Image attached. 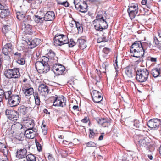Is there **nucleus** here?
Instances as JSON below:
<instances>
[{
	"instance_id": "obj_1",
	"label": "nucleus",
	"mask_w": 161,
	"mask_h": 161,
	"mask_svg": "<svg viewBox=\"0 0 161 161\" xmlns=\"http://www.w3.org/2000/svg\"><path fill=\"white\" fill-rule=\"evenodd\" d=\"M141 42L140 41H136L130 47V51L131 56L137 58H141L143 56V52L142 48Z\"/></svg>"
},
{
	"instance_id": "obj_2",
	"label": "nucleus",
	"mask_w": 161,
	"mask_h": 161,
	"mask_svg": "<svg viewBox=\"0 0 161 161\" xmlns=\"http://www.w3.org/2000/svg\"><path fill=\"white\" fill-rule=\"evenodd\" d=\"M96 18V19L93 21V24L95 23L94 27L96 30L101 31L108 27V25L107 22L102 15L98 14Z\"/></svg>"
},
{
	"instance_id": "obj_3",
	"label": "nucleus",
	"mask_w": 161,
	"mask_h": 161,
	"mask_svg": "<svg viewBox=\"0 0 161 161\" xmlns=\"http://www.w3.org/2000/svg\"><path fill=\"white\" fill-rule=\"evenodd\" d=\"M11 91H8L5 95V99L8 100V104L10 107H15L17 106L20 103L21 97L18 95H11Z\"/></svg>"
},
{
	"instance_id": "obj_4",
	"label": "nucleus",
	"mask_w": 161,
	"mask_h": 161,
	"mask_svg": "<svg viewBox=\"0 0 161 161\" xmlns=\"http://www.w3.org/2000/svg\"><path fill=\"white\" fill-rule=\"evenodd\" d=\"M149 72L146 68L139 69L136 71V79L141 83L146 81L148 79Z\"/></svg>"
},
{
	"instance_id": "obj_5",
	"label": "nucleus",
	"mask_w": 161,
	"mask_h": 161,
	"mask_svg": "<svg viewBox=\"0 0 161 161\" xmlns=\"http://www.w3.org/2000/svg\"><path fill=\"white\" fill-rule=\"evenodd\" d=\"M42 59V61H37L35 63V67L37 71L40 73H46L50 69V67L48 61Z\"/></svg>"
},
{
	"instance_id": "obj_6",
	"label": "nucleus",
	"mask_w": 161,
	"mask_h": 161,
	"mask_svg": "<svg viewBox=\"0 0 161 161\" xmlns=\"http://www.w3.org/2000/svg\"><path fill=\"white\" fill-rule=\"evenodd\" d=\"M54 43L56 46H61L67 44L68 38L67 36L63 34H56L54 38Z\"/></svg>"
},
{
	"instance_id": "obj_7",
	"label": "nucleus",
	"mask_w": 161,
	"mask_h": 161,
	"mask_svg": "<svg viewBox=\"0 0 161 161\" xmlns=\"http://www.w3.org/2000/svg\"><path fill=\"white\" fill-rule=\"evenodd\" d=\"M50 99L53 101V105L55 106L64 107L66 105V98L63 96L59 97L52 96Z\"/></svg>"
},
{
	"instance_id": "obj_8",
	"label": "nucleus",
	"mask_w": 161,
	"mask_h": 161,
	"mask_svg": "<svg viewBox=\"0 0 161 161\" xmlns=\"http://www.w3.org/2000/svg\"><path fill=\"white\" fill-rule=\"evenodd\" d=\"M4 75L8 79L18 78L20 76L18 68L6 70L5 71Z\"/></svg>"
},
{
	"instance_id": "obj_9",
	"label": "nucleus",
	"mask_w": 161,
	"mask_h": 161,
	"mask_svg": "<svg viewBox=\"0 0 161 161\" xmlns=\"http://www.w3.org/2000/svg\"><path fill=\"white\" fill-rule=\"evenodd\" d=\"M127 12L129 17L131 19L134 18L136 16H138L139 14H138V8L137 4H132L129 6L127 9Z\"/></svg>"
},
{
	"instance_id": "obj_10",
	"label": "nucleus",
	"mask_w": 161,
	"mask_h": 161,
	"mask_svg": "<svg viewBox=\"0 0 161 161\" xmlns=\"http://www.w3.org/2000/svg\"><path fill=\"white\" fill-rule=\"evenodd\" d=\"M5 114L9 119L12 121L17 120L19 116V113L14 110L6 109Z\"/></svg>"
},
{
	"instance_id": "obj_11",
	"label": "nucleus",
	"mask_w": 161,
	"mask_h": 161,
	"mask_svg": "<svg viewBox=\"0 0 161 161\" xmlns=\"http://www.w3.org/2000/svg\"><path fill=\"white\" fill-rule=\"evenodd\" d=\"M47 56L44 57V59L49 63V64L54 63L57 61V57L55 56V52L52 50H50L47 54Z\"/></svg>"
},
{
	"instance_id": "obj_12",
	"label": "nucleus",
	"mask_w": 161,
	"mask_h": 161,
	"mask_svg": "<svg viewBox=\"0 0 161 161\" xmlns=\"http://www.w3.org/2000/svg\"><path fill=\"white\" fill-rule=\"evenodd\" d=\"M12 50V47L11 43H7L4 46L3 48L2 49V51L3 53L5 56V58H6V59L8 60H10V57L9 55Z\"/></svg>"
},
{
	"instance_id": "obj_13",
	"label": "nucleus",
	"mask_w": 161,
	"mask_h": 161,
	"mask_svg": "<svg viewBox=\"0 0 161 161\" xmlns=\"http://www.w3.org/2000/svg\"><path fill=\"white\" fill-rule=\"evenodd\" d=\"M161 121L160 119H153L149 120L147 123V125L151 129L154 130L158 128L160 125Z\"/></svg>"
},
{
	"instance_id": "obj_14",
	"label": "nucleus",
	"mask_w": 161,
	"mask_h": 161,
	"mask_svg": "<svg viewBox=\"0 0 161 161\" xmlns=\"http://www.w3.org/2000/svg\"><path fill=\"white\" fill-rule=\"evenodd\" d=\"M91 76L93 79H94L96 80V85L97 86L100 88V86H102V83H100L101 78V71L96 69L95 70V73L92 74Z\"/></svg>"
},
{
	"instance_id": "obj_15",
	"label": "nucleus",
	"mask_w": 161,
	"mask_h": 161,
	"mask_svg": "<svg viewBox=\"0 0 161 161\" xmlns=\"http://www.w3.org/2000/svg\"><path fill=\"white\" fill-rule=\"evenodd\" d=\"M91 95L92 100L95 103H99L103 99L101 93L96 90H94L92 91Z\"/></svg>"
},
{
	"instance_id": "obj_16",
	"label": "nucleus",
	"mask_w": 161,
	"mask_h": 161,
	"mask_svg": "<svg viewBox=\"0 0 161 161\" xmlns=\"http://www.w3.org/2000/svg\"><path fill=\"white\" fill-rule=\"evenodd\" d=\"M136 138L138 141L137 146L141 147H147L148 143L147 142L146 138L141 135H137L136 136Z\"/></svg>"
},
{
	"instance_id": "obj_17",
	"label": "nucleus",
	"mask_w": 161,
	"mask_h": 161,
	"mask_svg": "<svg viewBox=\"0 0 161 161\" xmlns=\"http://www.w3.org/2000/svg\"><path fill=\"white\" fill-rule=\"evenodd\" d=\"M37 129L36 128H27L25 131L24 134L26 137L29 139H33L35 136Z\"/></svg>"
},
{
	"instance_id": "obj_18",
	"label": "nucleus",
	"mask_w": 161,
	"mask_h": 161,
	"mask_svg": "<svg viewBox=\"0 0 161 161\" xmlns=\"http://www.w3.org/2000/svg\"><path fill=\"white\" fill-rule=\"evenodd\" d=\"M80 2L78 1L77 3L74 4L75 7L76 9L80 8L79 11L82 13H85L88 10V6L86 2L82 3L81 4H79Z\"/></svg>"
},
{
	"instance_id": "obj_19",
	"label": "nucleus",
	"mask_w": 161,
	"mask_h": 161,
	"mask_svg": "<svg viewBox=\"0 0 161 161\" xmlns=\"http://www.w3.org/2000/svg\"><path fill=\"white\" fill-rule=\"evenodd\" d=\"M27 151L26 149H18L16 153V156L18 159H23L26 157Z\"/></svg>"
},
{
	"instance_id": "obj_20",
	"label": "nucleus",
	"mask_w": 161,
	"mask_h": 161,
	"mask_svg": "<svg viewBox=\"0 0 161 161\" xmlns=\"http://www.w3.org/2000/svg\"><path fill=\"white\" fill-rule=\"evenodd\" d=\"M96 120L98 124L101 125L103 127L108 126L110 125V120L106 118H97Z\"/></svg>"
},
{
	"instance_id": "obj_21",
	"label": "nucleus",
	"mask_w": 161,
	"mask_h": 161,
	"mask_svg": "<svg viewBox=\"0 0 161 161\" xmlns=\"http://www.w3.org/2000/svg\"><path fill=\"white\" fill-rule=\"evenodd\" d=\"M38 90L42 95H47L49 92V89L48 86L44 84H42L38 87Z\"/></svg>"
},
{
	"instance_id": "obj_22",
	"label": "nucleus",
	"mask_w": 161,
	"mask_h": 161,
	"mask_svg": "<svg viewBox=\"0 0 161 161\" xmlns=\"http://www.w3.org/2000/svg\"><path fill=\"white\" fill-rule=\"evenodd\" d=\"M55 16L54 12L52 11H48L44 15V20L45 21H52L54 19Z\"/></svg>"
},
{
	"instance_id": "obj_23",
	"label": "nucleus",
	"mask_w": 161,
	"mask_h": 161,
	"mask_svg": "<svg viewBox=\"0 0 161 161\" xmlns=\"http://www.w3.org/2000/svg\"><path fill=\"white\" fill-rule=\"evenodd\" d=\"M29 108L27 107L24 105H21L19 106L18 110V113L20 115H25L28 112Z\"/></svg>"
},
{
	"instance_id": "obj_24",
	"label": "nucleus",
	"mask_w": 161,
	"mask_h": 161,
	"mask_svg": "<svg viewBox=\"0 0 161 161\" xmlns=\"http://www.w3.org/2000/svg\"><path fill=\"white\" fill-rule=\"evenodd\" d=\"M76 44L82 50L86 48L87 46L85 40L81 38L78 39Z\"/></svg>"
},
{
	"instance_id": "obj_25",
	"label": "nucleus",
	"mask_w": 161,
	"mask_h": 161,
	"mask_svg": "<svg viewBox=\"0 0 161 161\" xmlns=\"http://www.w3.org/2000/svg\"><path fill=\"white\" fill-rule=\"evenodd\" d=\"M125 73L130 78H132L135 75V73L133 69L130 67H127L125 69Z\"/></svg>"
},
{
	"instance_id": "obj_26",
	"label": "nucleus",
	"mask_w": 161,
	"mask_h": 161,
	"mask_svg": "<svg viewBox=\"0 0 161 161\" xmlns=\"http://www.w3.org/2000/svg\"><path fill=\"white\" fill-rule=\"evenodd\" d=\"M161 73V71L160 68H155L151 70V74L154 78L159 76Z\"/></svg>"
},
{
	"instance_id": "obj_27",
	"label": "nucleus",
	"mask_w": 161,
	"mask_h": 161,
	"mask_svg": "<svg viewBox=\"0 0 161 161\" xmlns=\"http://www.w3.org/2000/svg\"><path fill=\"white\" fill-rule=\"evenodd\" d=\"M0 12V17L2 18H4L8 16L10 14V10L8 9H2Z\"/></svg>"
},
{
	"instance_id": "obj_28",
	"label": "nucleus",
	"mask_w": 161,
	"mask_h": 161,
	"mask_svg": "<svg viewBox=\"0 0 161 161\" xmlns=\"http://www.w3.org/2000/svg\"><path fill=\"white\" fill-rule=\"evenodd\" d=\"M22 127L23 126L19 122H16L12 125L11 130H12L14 132V131H17L22 129Z\"/></svg>"
},
{
	"instance_id": "obj_29",
	"label": "nucleus",
	"mask_w": 161,
	"mask_h": 161,
	"mask_svg": "<svg viewBox=\"0 0 161 161\" xmlns=\"http://www.w3.org/2000/svg\"><path fill=\"white\" fill-rule=\"evenodd\" d=\"M65 70V67L61 64H59L55 74L58 75H63Z\"/></svg>"
},
{
	"instance_id": "obj_30",
	"label": "nucleus",
	"mask_w": 161,
	"mask_h": 161,
	"mask_svg": "<svg viewBox=\"0 0 161 161\" xmlns=\"http://www.w3.org/2000/svg\"><path fill=\"white\" fill-rule=\"evenodd\" d=\"M38 40V39H35L31 41H29L27 44L29 46H31V48H34L39 44L38 42L37 41Z\"/></svg>"
},
{
	"instance_id": "obj_31",
	"label": "nucleus",
	"mask_w": 161,
	"mask_h": 161,
	"mask_svg": "<svg viewBox=\"0 0 161 161\" xmlns=\"http://www.w3.org/2000/svg\"><path fill=\"white\" fill-rule=\"evenodd\" d=\"M75 23L76 27L77 28L78 30V33H81L83 31V28L82 26V24L81 23L78 21H74Z\"/></svg>"
},
{
	"instance_id": "obj_32",
	"label": "nucleus",
	"mask_w": 161,
	"mask_h": 161,
	"mask_svg": "<svg viewBox=\"0 0 161 161\" xmlns=\"http://www.w3.org/2000/svg\"><path fill=\"white\" fill-rule=\"evenodd\" d=\"M141 45L142 46V48L143 51V55L144 54V53L145 51L149 48H150L151 45V44L150 43H147L146 42H144L141 43Z\"/></svg>"
},
{
	"instance_id": "obj_33",
	"label": "nucleus",
	"mask_w": 161,
	"mask_h": 161,
	"mask_svg": "<svg viewBox=\"0 0 161 161\" xmlns=\"http://www.w3.org/2000/svg\"><path fill=\"white\" fill-rule=\"evenodd\" d=\"M134 126L137 130H140L143 126L141 122L137 120L134 121Z\"/></svg>"
},
{
	"instance_id": "obj_34",
	"label": "nucleus",
	"mask_w": 161,
	"mask_h": 161,
	"mask_svg": "<svg viewBox=\"0 0 161 161\" xmlns=\"http://www.w3.org/2000/svg\"><path fill=\"white\" fill-rule=\"evenodd\" d=\"M51 64V65H49L50 69L51 68V70L55 74L56 72L57 71V69L58 68L59 64L56 63V62L54 63H51L50 64V65Z\"/></svg>"
},
{
	"instance_id": "obj_35",
	"label": "nucleus",
	"mask_w": 161,
	"mask_h": 161,
	"mask_svg": "<svg viewBox=\"0 0 161 161\" xmlns=\"http://www.w3.org/2000/svg\"><path fill=\"white\" fill-rule=\"evenodd\" d=\"M0 151L5 155L8 152L7 148L6 146L3 143L1 142H0Z\"/></svg>"
},
{
	"instance_id": "obj_36",
	"label": "nucleus",
	"mask_w": 161,
	"mask_h": 161,
	"mask_svg": "<svg viewBox=\"0 0 161 161\" xmlns=\"http://www.w3.org/2000/svg\"><path fill=\"white\" fill-rule=\"evenodd\" d=\"M34 19L36 23H42L44 20V17H41L38 15H35L34 16Z\"/></svg>"
},
{
	"instance_id": "obj_37",
	"label": "nucleus",
	"mask_w": 161,
	"mask_h": 161,
	"mask_svg": "<svg viewBox=\"0 0 161 161\" xmlns=\"http://www.w3.org/2000/svg\"><path fill=\"white\" fill-rule=\"evenodd\" d=\"M23 91H24V93L26 96L31 95L32 93L34 94L35 93L33 92V89L32 87L27 89H24Z\"/></svg>"
},
{
	"instance_id": "obj_38",
	"label": "nucleus",
	"mask_w": 161,
	"mask_h": 161,
	"mask_svg": "<svg viewBox=\"0 0 161 161\" xmlns=\"http://www.w3.org/2000/svg\"><path fill=\"white\" fill-rule=\"evenodd\" d=\"M33 95L35 100V104L37 106H39L41 101L38 93L36 92H35L34 93Z\"/></svg>"
},
{
	"instance_id": "obj_39",
	"label": "nucleus",
	"mask_w": 161,
	"mask_h": 161,
	"mask_svg": "<svg viewBox=\"0 0 161 161\" xmlns=\"http://www.w3.org/2000/svg\"><path fill=\"white\" fill-rule=\"evenodd\" d=\"M23 19L24 25L31 24V19L29 16H25Z\"/></svg>"
},
{
	"instance_id": "obj_40",
	"label": "nucleus",
	"mask_w": 161,
	"mask_h": 161,
	"mask_svg": "<svg viewBox=\"0 0 161 161\" xmlns=\"http://www.w3.org/2000/svg\"><path fill=\"white\" fill-rule=\"evenodd\" d=\"M24 26L25 27L24 31L25 32V33L28 34L31 33L32 26L31 24L25 25H24Z\"/></svg>"
},
{
	"instance_id": "obj_41",
	"label": "nucleus",
	"mask_w": 161,
	"mask_h": 161,
	"mask_svg": "<svg viewBox=\"0 0 161 161\" xmlns=\"http://www.w3.org/2000/svg\"><path fill=\"white\" fill-rule=\"evenodd\" d=\"M114 64L113 65L114 66L115 69V71L116 72L118 71V69L119 68L118 65V61H117V56L116 55H115L114 56Z\"/></svg>"
},
{
	"instance_id": "obj_42",
	"label": "nucleus",
	"mask_w": 161,
	"mask_h": 161,
	"mask_svg": "<svg viewBox=\"0 0 161 161\" xmlns=\"http://www.w3.org/2000/svg\"><path fill=\"white\" fill-rule=\"evenodd\" d=\"M7 92H8V91L5 92L2 89H0V102L3 101L4 97L5 98V95Z\"/></svg>"
},
{
	"instance_id": "obj_43",
	"label": "nucleus",
	"mask_w": 161,
	"mask_h": 161,
	"mask_svg": "<svg viewBox=\"0 0 161 161\" xmlns=\"http://www.w3.org/2000/svg\"><path fill=\"white\" fill-rule=\"evenodd\" d=\"M27 161L36 160V158L35 156L32 154H29L26 156Z\"/></svg>"
},
{
	"instance_id": "obj_44",
	"label": "nucleus",
	"mask_w": 161,
	"mask_h": 161,
	"mask_svg": "<svg viewBox=\"0 0 161 161\" xmlns=\"http://www.w3.org/2000/svg\"><path fill=\"white\" fill-rule=\"evenodd\" d=\"M16 17L18 20H21L23 19L25 16L22 12H18L16 13Z\"/></svg>"
},
{
	"instance_id": "obj_45",
	"label": "nucleus",
	"mask_w": 161,
	"mask_h": 161,
	"mask_svg": "<svg viewBox=\"0 0 161 161\" xmlns=\"http://www.w3.org/2000/svg\"><path fill=\"white\" fill-rule=\"evenodd\" d=\"M154 41L156 47L158 48H161V43L160 42L156 37L154 36Z\"/></svg>"
},
{
	"instance_id": "obj_46",
	"label": "nucleus",
	"mask_w": 161,
	"mask_h": 161,
	"mask_svg": "<svg viewBox=\"0 0 161 161\" xmlns=\"http://www.w3.org/2000/svg\"><path fill=\"white\" fill-rule=\"evenodd\" d=\"M57 4L58 5H62L65 7H68L69 5V3L67 1L61 2L59 0H57Z\"/></svg>"
},
{
	"instance_id": "obj_47",
	"label": "nucleus",
	"mask_w": 161,
	"mask_h": 161,
	"mask_svg": "<svg viewBox=\"0 0 161 161\" xmlns=\"http://www.w3.org/2000/svg\"><path fill=\"white\" fill-rule=\"evenodd\" d=\"M34 123L32 120H30L27 123V126L28 127V128L32 129L33 128H35L34 127Z\"/></svg>"
},
{
	"instance_id": "obj_48",
	"label": "nucleus",
	"mask_w": 161,
	"mask_h": 161,
	"mask_svg": "<svg viewBox=\"0 0 161 161\" xmlns=\"http://www.w3.org/2000/svg\"><path fill=\"white\" fill-rule=\"evenodd\" d=\"M23 57L21 53L16 52L14 54V59L17 60L18 59H20V58Z\"/></svg>"
},
{
	"instance_id": "obj_49",
	"label": "nucleus",
	"mask_w": 161,
	"mask_h": 161,
	"mask_svg": "<svg viewBox=\"0 0 161 161\" xmlns=\"http://www.w3.org/2000/svg\"><path fill=\"white\" fill-rule=\"evenodd\" d=\"M96 135V134L94 132L93 129H89V138H93Z\"/></svg>"
},
{
	"instance_id": "obj_50",
	"label": "nucleus",
	"mask_w": 161,
	"mask_h": 161,
	"mask_svg": "<svg viewBox=\"0 0 161 161\" xmlns=\"http://www.w3.org/2000/svg\"><path fill=\"white\" fill-rule=\"evenodd\" d=\"M16 62L19 64L23 65L25 64V61L23 57L20 58V59L16 60Z\"/></svg>"
},
{
	"instance_id": "obj_51",
	"label": "nucleus",
	"mask_w": 161,
	"mask_h": 161,
	"mask_svg": "<svg viewBox=\"0 0 161 161\" xmlns=\"http://www.w3.org/2000/svg\"><path fill=\"white\" fill-rule=\"evenodd\" d=\"M68 43L69 46V47H72L75 46L76 44L75 42L72 39H70L69 41H68Z\"/></svg>"
},
{
	"instance_id": "obj_52",
	"label": "nucleus",
	"mask_w": 161,
	"mask_h": 161,
	"mask_svg": "<svg viewBox=\"0 0 161 161\" xmlns=\"http://www.w3.org/2000/svg\"><path fill=\"white\" fill-rule=\"evenodd\" d=\"M35 143L36 145V146L37 150L40 151L42 149V147L41 145L40 144V143L37 141L36 139L35 140Z\"/></svg>"
},
{
	"instance_id": "obj_53",
	"label": "nucleus",
	"mask_w": 161,
	"mask_h": 161,
	"mask_svg": "<svg viewBox=\"0 0 161 161\" xmlns=\"http://www.w3.org/2000/svg\"><path fill=\"white\" fill-rule=\"evenodd\" d=\"M86 144L89 147H95L96 146V144L92 142H90L87 143Z\"/></svg>"
},
{
	"instance_id": "obj_54",
	"label": "nucleus",
	"mask_w": 161,
	"mask_h": 161,
	"mask_svg": "<svg viewBox=\"0 0 161 161\" xmlns=\"http://www.w3.org/2000/svg\"><path fill=\"white\" fill-rule=\"evenodd\" d=\"M8 31V26L7 25H4L2 29V31L4 33H6Z\"/></svg>"
},
{
	"instance_id": "obj_55",
	"label": "nucleus",
	"mask_w": 161,
	"mask_h": 161,
	"mask_svg": "<svg viewBox=\"0 0 161 161\" xmlns=\"http://www.w3.org/2000/svg\"><path fill=\"white\" fill-rule=\"evenodd\" d=\"M107 41L108 40H105V39L104 38L103 39L101 37L98 38L97 40V42L98 43H100L104 41L107 42Z\"/></svg>"
},
{
	"instance_id": "obj_56",
	"label": "nucleus",
	"mask_w": 161,
	"mask_h": 161,
	"mask_svg": "<svg viewBox=\"0 0 161 161\" xmlns=\"http://www.w3.org/2000/svg\"><path fill=\"white\" fill-rule=\"evenodd\" d=\"M103 51L105 54H108L110 52V49L107 48H104L103 49Z\"/></svg>"
},
{
	"instance_id": "obj_57",
	"label": "nucleus",
	"mask_w": 161,
	"mask_h": 161,
	"mask_svg": "<svg viewBox=\"0 0 161 161\" xmlns=\"http://www.w3.org/2000/svg\"><path fill=\"white\" fill-rule=\"evenodd\" d=\"M148 58H149V60L152 62H156L157 61V58H154L152 57H149Z\"/></svg>"
},
{
	"instance_id": "obj_58",
	"label": "nucleus",
	"mask_w": 161,
	"mask_h": 161,
	"mask_svg": "<svg viewBox=\"0 0 161 161\" xmlns=\"http://www.w3.org/2000/svg\"><path fill=\"white\" fill-rule=\"evenodd\" d=\"M88 118L86 117L81 120V121L83 123H86L88 122Z\"/></svg>"
},
{
	"instance_id": "obj_59",
	"label": "nucleus",
	"mask_w": 161,
	"mask_h": 161,
	"mask_svg": "<svg viewBox=\"0 0 161 161\" xmlns=\"http://www.w3.org/2000/svg\"><path fill=\"white\" fill-rule=\"evenodd\" d=\"M46 127V125H42V129L43 132H44V133L45 134L47 133V129L45 128H44Z\"/></svg>"
},
{
	"instance_id": "obj_60",
	"label": "nucleus",
	"mask_w": 161,
	"mask_h": 161,
	"mask_svg": "<svg viewBox=\"0 0 161 161\" xmlns=\"http://www.w3.org/2000/svg\"><path fill=\"white\" fill-rule=\"evenodd\" d=\"M104 136V134L102 133L98 138V140L101 141L103 139Z\"/></svg>"
},
{
	"instance_id": "obj_61",
	"label": "nucleus",
	"mask_w": 161,
	"mask_h": 161,
	"mask_svg": "<svg viewBox=\"0 0 161 161\" xmlns=\"http://www.w3.org/2000/svg\"><path fill=\"white\" fill-rule=\"evenodd\" d=\"M48 159L50 161H53L54 160L53 158L51 156L49 155L48 157Z\"/></svg>"
},
{
	"instance_id": "obj_62",
	"label": "nucleus",
	"mask_w": 161,
	"mask_h": 161,
	"mask_svg": "<svg viewBox=\"0 0 161 161\" xmlns=\"http://www.w3.org/2000/svg\"><path fill=\"white\" fill-rule=\"evenodd\" d=\"M43 112L46 114H50V113L48 112L47 110L46 109H45L43 110Z\"/></svg>"
},
{
	"instance_id": "obj_63",
	"label": "nucleus",
	"mask_w": 161,
	"mask_h": 161,
	"mask_svg": "<svg viewBox=\"0 0 161 161\" xmlns=\"http://www.w3.org/2000/svg\"><path fill=\"white\" fill-rule=\"evenodd\" d=\"M78 108H79V107H78V106L77 105H74L73 107V109L74 110H77V109H78Z\"/></svg>"
},
{
	"instance_id": "obj_64",
	"label": "nucleus",
	"mask_w": 161,
	"mask_h": 161,
	"mask_svg": "<svg viewBox=\"0 0 161 161\" xmlns=\"http://www.w3.org/2000/svg\"><path fill=\"white\" fill-rule=\"evenodd\" d=\"M158 34L159 38H161V30H159L158 31Z\"/></svg>"
}]
</instances>
